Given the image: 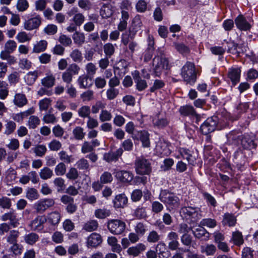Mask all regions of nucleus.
<instances>
[{
	"label": "nucleus",
	"mask_w": 258,
	"mask_h": 258,
	"mask_svg": "<svg viewBox=\"0 0 258 258\" xmlns=\"http://www.w3.org/2000/svg\"><path fill=\"white\" fill-rule=\"evenodd\" d=\"M88 79L90 80V77L87 75L80 76L78 79V83L79 87L83 89L90 87L92 86V84L88 83Z\"/></svg>",
	"instance_id": "obj_33"
},
{
	"label": "nucleus",
	"mask_w": 258,
	"mask_h": 258,
	"mask_svg": "<svg viewBox=\"0 0 258 258\" xmlns=\"http://www.w3.org/2000/svg\"><path fill=\"white\" fill-rule=\"evenodd\" d=\"M116 177L122 182L128 183L134 178L133 173L128 171L119 170L115 172Z\"/></svg>",
	"instance_id": "obj_19"
},
{
	"label": "nucleus",
	"mask_w": 258,
	"mask_h": 258,
	"mask_svg": "<svg viewBox=\"0 0 258 258\" xmlns=\"http://www.w3.org/2000/svg\"><path fill=\"white\" fill-rule=\"evenodd\" d=\"M13 102L18 107H22L27 103L28 101L25 94L17 93L14 96Z\"/></svg>",
	"instance_id": "obj_28"
},
{
	"label": "nucleus",
	"mask_w": 258,
	"mask_h": 258,
	"mask_svg": "<svg viewBox=\"0 0 258 258\" xmlns=\"http://www.w3.org/2000/svg\"><path fill=\"white\" fill-rule=\"evenodd\" d=\"M39 239L38 235L34 232L30 233L24 236L25 241L28 244L33 245Z\"/></svg>",
	"instance_id": "obj_40"
},
{
	"label": "nucleus",
	"mask_w": 258,
	"mask_h": 258,
	"mask_svg": "<svg viewBox=\"0 0 258 258\" xmlns=\"http://www.w3.org/2000/svg\"><path fill=\"white\" fill-rule=\"evenodd\" d=\"M110 214V211L106 209H98L94 212L95 217L99 219H104L109 216Z\"/></svg>",
	"instance_id": "obj_47"
},
{
	"label": "nucleus",
	"mask_w": 258,
	"mask_h": 258,
	"mask_svg": "<svg viewBox=\"0 0 258 258\" xmlns=\"http://www.w3.org/2000/svg\"><path fill=\"white\" fill-rule=\"evenodd\" d=\"M66 166L63 162H60L55 167L54 172L57 176L63 175L66 172Z\"/></svg>",
	"instance_id": "obj_58"
},
{
	"label": "nucleus",
	"mask_w": 258,
	"mask_h": 258,
	"mask_svg": "<svg viewBox=\"0 0 258 258\" xmlns=\"http://www.w3.org/2000/svg\"><path fill=\"white\" fill-rule=\"evenodd\" d=\"M180 114L183 116H190L196 115L198 117V114L194 108L191 105H185L181 106L179 109Z\"/></svg>",
	"instance_id": "obj_25"
},
{
	"label": "nucleus",
	"mask_w": 258,
	"mask_h": 258,
	"mask_svg": "<svg viewBox=\"0 0 258 258\" xmlns=\"http://www.w3.org/2000/svg\"><path fill=\"white\" fill-rule=\"evenodd\" d=\"M78 112L80 117L88 118L90 116V107L87 105L83 106L78 109Z\"/></svg>",
	"instance_id": "obj_50"
},
{
	"label": "nucleus",
	"mask_w": 258,
	"mask_h": 258,
	"mask_svg": "<svg viewBox=\"0 0 258 258\" xmlns=\"http://www.w3.org/2000/svg\"><path fill=\"white\" fill-rule=\"evenodd\" d=\"M119 94V90L114 88L109 87L106 91V96L108 100L115 99Z\"/></svg>",
	"instance_id": "obj_64"
},
{
	"label": "nucleus",
	"mask_w": 258,
	"mask_h": 258,
	"mask_svg": "<svg viewBox=\"0 0 258 258\" xmlns=\"http://www.w3.org/2000/svg\"><path fill=\"white\" fill-rule=\"evenodd\" d=\"M113 13L112 8L109 5H103L100 11V15L104 19L110 18Z\"/></svg>",
	"instance_id": "obj_29"
},
{
	"label": "nucleus",
	"mask_w": 258,
	"mask_h": 258,
	"mask_svg": "<svg viewBox=\"0 0 258 258\" xmlns=\"http://www.w3.org/2000/svg\"><path fill=\"white\" fill-rule=\"evenodd\" d=\"M70 57L76 62H80L83 59L82 53L78 49H75L71 52Z\"/></svg>",
	"instance_id": "obj_57"
},
{
	"label": "nucleus",
	"mask_w": 258,
	"mask_h": 258,
	"mask_svg": "<svg viewBox=\"0 0 258 258\" xmlns=\"http://www.w3.org/2000/svg\"><path fill=\"white\" fill-rule=\"evenodd\" d=\"M102 242L101 235L97 233H93L90 235L87 239L88 246L97 247Z\"/></svg>",
	"instance_id": "obj_21"
},
{
	"label": "nucleus",
	"mask_w": 258,
	"mask_h": 258,
	"mask_svg": "<svg viewBox=\"0 0 258 258\" xmlns=\"http://www.w3.org/2000/svg\"><path fill=\"white\" fill-rule=\"evenodd\" d=\"M68 15L70 17H73L72 21L76 25L80 26L85 21L84 16L78 12L77 8H73L68 12Z\"/></svg>",
	"instance_id": "obj_14"
},
{
	"label": "nucleus",
	"mask_w": 258,
	"mask_h": 258,
	"mask_svg": "<svg viewBox=\"0 0 258 258\" xmlns=\"http://www.w3.org/2000/svg\"><path fill=\"white\" fill-rule=\"evenodd\" d=\"M16 7L19 12H22L26 11L28 9L29 5L27 0H18Z\"/></svg>",
	"instance_id": "obj_62"
},
{
	"label": "nucleus",
	"mask_w": 258,
	"mask_h": 258,
	"mask_svg": "<svg viewBox=\"0 0 258 258\" xmlns=\"http://www.w3.org/2000/svg\"><path fill=\"white\" fill-rule=\"evenodd\" d=\"M135 8L138 12L141 13L151 10V8L148 7V4L145 0H138L136 4Z\"/></svg>",
	"instance_id": "obj_32"
},
{
	"label": "nucleus",
	"mask_w": 258,
	"mask_h": 258,
	"mask_svg": "<svg viewBox=\"0 0 258 258\" xmlns=\"http://www.w3.org/2000/svg\"><path fill=\"white\" fill-rule=\"evenodd\" d=\"M55 79L52 74L46 76L41 80V83L43 86L46 88L52 87L55 83Z\"/></svg>",
	"instance_id": "obj_35"
},
{
	"label": "nucleus",
	"mask_w": 258,
	"mask_h": 258,
	"mask_svg": "<svg viewBox=\"0 0 258 258\" xmlns=\"http://www.w3.org/2000/svg\"><path fill=\"white\" fill-rule=\"evenodd\" d=\"M12 206V201L9 198L3 196L0 198V208L10 209Z\"/></svg>",
	"instance_id": "obj_46"
},
{
	"label": "nucleus",
	"mask_w": 258,
	"mask_h": 258,
	"mask_svg": "<svg viewBox=\"0 0 258 258\" xmlns=\"http://www.w3.org/2000/svg\"><path fill=\"white\" fill-rule=\"evenodd\" d=\"M46 222L45 215H38L32 220L29 226L33 231H40L43 229L44 224Z\"/></svg>",
	"instance_id": "obj_11"
},
{
	"label": "nucleus",
	"mask_w": 258,
	"mask_h": 258,
	"mask_svg": "<svg viewBox=\"0 0 258 258\" xmlns=\"http://www.w3.org/2000/svg\"><path fill=\"white\" fill-rule=\"evenodd\" d=\"M228 52L232 53H239L240 52V46L233 41H226Z\"/></svg>",
	"instance_id": "obj_43"
},
{
	"label": "nucleus",
	"mask_w": 258,
	"mask_h": 258,
	"mask_svg": "<svg viewBox=\"0 0 258 258\" xmlns=\"http://www.w3.org/2000/svg\"><path fill=\"white\" fill-rule=\"evenodd\" d=\"M228 142L231 144H235L238 143V140L240 136L238 135V133L235 131H232L226 135Z\"/></svg>",
	"instance_id": "obj_52"
},
{
	"label": "nucleus",
	"mask_w": 258,
	"mask_h": 258,
	"mask_svg": "<svg viewBox=\"0 0 258 258\" xmlns=\"http://www.w3.org/2000/svg\"><path fill=\"white\" fill-rule=\"evenodd\" d=\"M181 75L187 84L194 85L197 80V74L194 64L187 61L181 69Z\"/></svg>",
	"instance_id": "obj_3"
},
{
	"label": "nucleus",
	"mask_w": 258,
	"mask_h": 258,
	"mask_svg": "<svg viewBox=\"0 0 258 258\" xmlns=\"http://www.w3.org/2000/svg\"><path fill=\"white\" fill-rule=\"evenodd\" d=\"M85 69L86 71V75L90 77V80H92L97 70L96 65L92 62H89L86 64Z\"/></svg>",
	"instance_id": "obj_31"
},
{
	"label": "nucleus",
	"mask_w": 258,
	"mask_h": 258,
	"mask_svg": "<svg viewBox=\"0 0 258 258\" xmlns=\"http://www.w3.org/2000/svg\"><path fill=\"white\" fill-rule=\"evenodd\" d=\"M103 50L106 56L111 57L115 52L114 45L111 43H107L104 45Z\"/></svg>",
	"instance_id": "obj_45"
},
{
	"label": "nucleus",
	"mask_w": 258,
	"mask_h": 258,
	"mask_svg": "<svg viewBox=\"0 0 258 258\" xmlns=\"http://www.w3.org/2000/svg\"><path fill=\"white\" fill-rule=\"evenodd\" d=\"M146 246L143 243H139L136 246L129 247L127 250V253L128 255L136 257L140 253L145 250Z\"/></svg>",
	"instance_id": "obj_23"
},
{
	"label": "nucleus",
	"mask_w": 258,
	"mask_h": 258,
	"mask_svg": "<svg viewBox=\"0 0 258 258\" xmlns=\"http://www.w3.org/2000/svg\"><path fill=\"white\" fill-rule=\"evenodd\" d=\"M135 165L136 172L138 174L149 175L152 171L150 161L145 158H138Z\"/></svg>",
	"instance_id": "obj_4"
},
{
	"label": "nucleus",
	"mask_w": 258,
	"mask_h": 258,
	"mask_svg": "<svg viewBox=\"0 0 258 258\" xmlns=\"http://www.w3.org/2000/svg\"><path fill=\"white\" fill-rule=\"evenodd\" d=\"M112 118L111 113L107 110L102 109L99 114V120L101 122L110 121Z\"/></svg>",
	"instance_id": "obj_61"
},
{
	"label": "nucleus",
	"mask_w": 258,
	"mask_h": 258,
	"mask_svg": "<svg viewBox=\"0 0 258 258\" xmlns=\"http://www.w3.org/2000/svg\"><path fill=\"white\" fill-rule=\"evenodd\" d=\"M113 202L115 208H123L127 204V198L124 194H119L116 196Z\"/></svg>",
	"instance_id": "obj_26"
},
{
	"label": "nucleus",
	"mask_w": 258,
	"mask_h": 258,
	"mask_svg": "<svg viewBox=\"0 0 258 258\" xmlns=\"http://www.w3.org/2000/svg\"><path fill=\"white\" fill-rule=\"evenodd\" d=\"M73 134L75 139L79 140H83L85 135L83 128L81 126L76 127L73 131Z\"/></svg>",
	"instance_id": "obj_53"
},
{
	"label": "nucleus",
	"mask_w": 258,
	"mask_h": 258,
	"mask_svg": "<svg viewBox=\"0 0 258 258\" xmlns=\"http://www.w3.org/2000/svg\"><path fill=\"white\" fill-rule=\"evenodd\" d=\"M160 236L158 233L156 231L152 230L149 232L147 240L149 243H156L160 240Z\"/></svg>",
	"instance_id": "obj_56"
},
{
	"label": "nucleus",
	"mask_w": 258,
	"mask_h": 258,
	"mask_svg": "<svg viewBox=\"0 0 258 258\" xmlns=\"http://www.w3.org/2000/svg\"><path fill=\"white\" fill-rule=\"evenodd\" d=\"M6 129L4 134L10 135L12 134L16 128V124L13 121H9L5 125Z\"/></svg>",
	"instance_id": "obj_63"
},
{
	"label": "nucleus",
	"mask_w": 258,
	"mask_h": 258,
	"mask_svg": "<svg viewBox=\"0 0 258 258\" xmlns=\"http://www.w3.org/2000/svg\"><path fill=\"white\" fill-rule=\"evenodd\" d=\"M3 221H9V225L12 227L16 228L20 225V219L18 218V213L15 210H11L5 213L1 216Z\"/></svg>",
	"instance_id": "obj_8"
},
{
	"label": "nucleus",
	"mask_w": 258,
	"mask_h": 258,
	"mask_svg": "<svg viewBox=\"0 0 258 258\" xmlns=\"http://www.w3.org/2000/svg\"><path fill=\"white\" fill-rule=\"evenodd\" d=\"M167 239L169 240L168 244V248L171 250H176L179 245V243L178 241V235L175 232H169L167 236Z\"/></svg>",
	"instance_id": "obj_16"
},
{
	"label": "nucleus",
	"mask_w": 258,
	"mask_h": 258,
	"mask_svg": "<svg viewBox=\"0 0 258 258\" xmlns=\"http://www.w3.org/2000/svg\"><path fill=\"white\" fill-rule=\"evenodd\" d=\"M36 156L43 157L47 151V148L44 145H37L31 149Z\"/></svg>",
	"instance_id": "obj_37"
},
{
	"label": "nucleus",
	"mask_w": 258,
	"mask_h": 258,
	"mask_svg": "<svg viewBox=\"0 0 258 258\" xmlns=\"http://www.w3.org/2000/svg\"><path fill=\"white\" fill-rule=\"evenodd\" d=\"M201 251L205 253L206 255H213L216 251V247L212 244H207L206 245L201 246Z\"/></svg>",
	"instance_id": "obj_30"
},
{
	"label": "nucleus",
	"mask_w": 258,
	"mask_h": 258,
	"mask_svg": "<svg viewBox=\"0 0 258 258\" xmlns=\"http://www.w3.org/2000/svg\"><path fill=\"white\" fill-rule=\"evenodd\" d=\"M61 215L57 211L52 212L46 216V222L52 226L57 225L59 223Z\"/></svg>",
	"instance_id": "obj_22"
},
{
	"label": "nucleus",
	"mask_w": 258,
	"mask_h": 258,
	"mask_svg": "<svg viewBox=\"0 0 258 258\" xmlns=\"http://www.w3.org/2000/svg\"><path fill=\"white\" fill-rule=\"evenodd\" d=\"M53 175V171L47 167H44L41 169L39 172L40 178L44 180L50 178Z\"/></svg>",
	"instance_id": "obj_41"
},
{
	"label": "nucleus",
	"mask_w": 258,
	"mask_h": 258,
	"mask_svg": "<svg viewBox=\"0 0 258 258\" xmlns=\"http://www.w3.org/2000/svg\"><path fill=\"white\" fill-rule=\"evenodd\" d=\"M26 197L31 201L38 199L39 194L37 190L34 188H29L26 192Z\"/></svg>",
	"instance_id": "obj_55"
},
{
	"label": "nucleus",
	"mask_w": 258,
	"mask_h": 258,
	"mask_svg": "<svg viewBox=\"0 0 258 258\" xmlns=\"http://www.w3.org/2000/svg\"><path fill=\"white\" fill-rule=\"evenodd\" d=\"M143 26L141 17L139 15L136 16L132 21V29L130 30V32L135 35L136 33L141 29Z\"/></svg>",
	"instance_id": "obj_27"
},
{
	"label": "nucleus",
	"mask_w": 258,
	"mask_h": 258,
	"mask_svg": "<svg viewBox=\"0 0 258 258\" xmlns=\"http://www.w3.org/2000/svg\"><path fill=\"white\" fill-rule=\"evenodd\" d=\"M237 28L241 31H247L251 27V24L242 15H239L235 19Z\"/></svg>",
	"instance_id": "obj_15"
},
{
	"label": "nucleus",
	"mask_w": 258,
	"mask_h": 258,
	"mask_svg": "<svg viewBox=\"0 0 258 258\" xmlns=\"http://www.w3.org/2000/svg\"><path fill=\"white\" fill-rule=\"evenodd\" d=\"M223 124L217 116H213L208 118L201 125V130L204 135L214 132L216 130H220Z\"/></svg>",
	"instance_id": "obj_2"
},
{
	"label": "nucleus",
	"mask_w": 258,
	"mask_h": 258,
	"mask_svg": "<svg viewBox=\"0 0 258 258\" xmlns=\"http://www.w3.org/2000/svg\"><path fill=\"white\" fill-rule=\"evenodd\" d=\"M19 236V232L18 230H11L9 235L7 237V241L10 244L16 243L17 242V238Z\"/></svg>",
	"instance_id": "obj_51"
},
{
	"label": "nucleus",
	"mask_w": 258,
	"mask_h": 258,
	"mask_svg": "<svg viewBox=\"0 0 258 258\" xmlns=\"http://www.w3.org/2000/svg\"><path fill=\"white\" fill-rule=\"evenodd\" d=\"M72 38L74 43L79 46H81L85 41L84 34L78 31H76L73 34Z\"/></svg>",
	"instance_id": "obj_34"
},
{
	"label": "nucleus",
	"mask_w": 258,
	"mask_h": 258,
	"mask_svg": "<svg viewBox=\"0 0 258 258\" xmlns=\"http://www.w3.org/2000/svg\"><path fill=\"white\" fill-rule=\"evenodd\" d=\"M113 180L112 174L107 171L104 172L100 177V181L101 183L107 184L111 182Z\"/></svg>",
	"instance_id": "obj_60"
},
{
	"label": "nucleus",
	"mask_w": 258,
	"mask_h": 258,
	"mask_svg": "<svg viewBox=\"0 0 258 258\" xmlns=\"http://www.w3.org/2000/svg\"><path fill=\"white\" fill-rule=\"evenodd\" d=\"M54 203V201L52 199H44L38 201L34 205V208L38 213L41 214L52 207Z\"/></svg>",
	"instance_id": "obj_9"
},
{
	"label": "nucleus",
	"mask_w": 258,
	"mask_h": 258,
	"mask_svg": "<svg viewBox=\"0 0 258 258\" xmlns=\"http://www.w3.org/2000/svg\"><path fill=\"white\" fill-rule=\"evenodd\" d=\"M40 123V120L37 116L32 115L29 117L28 125L30 128H35Z\"/></svg>",
	"instance_id": "obj_59"
},
{
	"label": "nucleus",
	"mask_w": 258,
	"mask_h": 258,
	"mask_svg": "<svg viewBox=\"0 0 258 258\" xmlns=\"http://www.w3.org/2000/svg\"><path fill=\"white\" fill-rule=\"evenodd\" d=\"M38 77L37 71L30 72L25 77L24 79L27 84L31 85L34 83Z\"/></svg>",
	"instance_id": "obj_42"
},
{
	"label": "nucleus",
	"mask_w": 258,
	"mask_h": 258,
	"mask_svg": "<svg viewBox=\"0 0 258 258\" xmlns=\"http://www.w3.org/2000/svg\"><path fill=\"white\" fill-rule=\"evenodd\" d=\"M125 224L119 220H110L108 222L107 227L109 231L113 234H121L125 230Z\"/></svg>",
	"instance_id": "obj_6"
},
{
	"label": "nucleus",
	"mask_w": 258,
	"mask_h": 258,
	"mask_svg": "<svg viewBox=\"0 0 258 258\" xmlns=\"http://www.w3.org/2000/svg\"><path fill=\"white\" fill-rule=\"evenodd\" d=\"M231 240L233 241L235 245H241L243 243L242 233L238 231L233 232Z\"/></svg>",
	"instance_id": "obj_38"
},
{
	"label": "nucleus",
	"mask_w": 258,
	"mask_h": 258,
	"mask_svg": "<svg viewBox=\"0 0 258 258\" xmlns=\"http://www.w3.org/2000/svg\"><path fill=\"white\" fill-rule=\"evenodd\" d=\"M153 123L155 126L158 128H163L167 126L168 121L166 118L155 117L153 119Z\"/></svg>",
	"instance_id": "obj_44"
},
{
	"label": "nucleus",
	"mask_w": 258,
	"mask_h": 258,
	"mask_svg": "<svg viewBox=\"0 0 258 258\" xmlns=\"http://www.w3.org/2000/svg\"><path fill=\"white\" fill-rule=\"evenodd\" d=\"M122 153L123 150L120 148L115 152L105 153L103 155V159L108 162L115 161L122 155Z\"/></svg>",
	"instance_id": "obj_20"
},
{
	"label": "nucleus",
	"mask_w": 258,
	"mask_h": 258,
	"mask_svg": "<svg viewBox=\"0 0 258 258\" xmlns=\"http://www.w3.org/2000/svg\"><path fill=\"white\" fill-rule=\"evenodd\" d=\"M159 199L163 203L170 211L176 210L180 206L179 198L173 192L167 190L162 189L159 196Z\"/></svg>",
	"instance_id": "obj_1"
},
{
	"label": "nucleus",
	"mask_w": 258,
	"mask_h": 258,
	"mask_svg": "<svg viewBox=\"0 0 258 258\" xmlns=\"http://www.w3.org/2000/svg\"><path fill=\"white\" fill-rule=\"evenodd\" d=\"M98 227V222L95 220H91L87 222L84 224L83 229L86 231L92 232L97 230Z\"/></svg>",
	"instance_id": "obj_36"
},
{
	"label": "nucleus",
	"mask_w": 258,
	"mask_h": 258,
	"mask_svg": "<svg viewBox=\"0 0 258 258\" xmlns=\"http://www.w3.org/2000/svg\"><path fill=\"white\" fill-rule=\"evenodd\" d=\"M42 22V18L39 15L25 20L23 24L24 29L27 31H31L37 29L40 26Z\"/></svg>",
	"instance_id": "obj_10"
},
{
	"label": "nucleus",
	"mask_w": 258,
	"mask_h": 258,
	"mask_svg": "<svg viewBox=\"0 0 258 258\" xmlns=\"http://www.w3.org/2000/svg\"><path fill=\"white\" fill-rule=\"evenodd\" d=\"M58 156L60 160L64 163H71L73 162L74 158L72 155H69L64 151H61L58 153Z\"/></svg>",
	"instance_id": "obj_48"
},
{
	"label": "nucleus",
	"mask_w": 258,
	"mask_h": 258,
	"mask_svg": "<svg viewBox=\"0 0 258 258\" xmlns=\"http://www.w3.org/2000/svg\"><path fill=\"white\" fill-rule=\"evenodd\" d=\"M134 140H140L144 147H149L150 145L149 134L145 130L136 132L133 135Z\"/></svg>",
	"instance_id": "obj_13"
},
{
	"label": "nucleus",
	"mask_w": 258,
	"mask_h": 258,
	"mask_svg": "<svg viewBox=\"0 0 258 258\" xmlns=\"http://www.w3.org/2000/svg\"><path fill=\"white\" fill-rule=\"evenodd\" d=\"M240 74L241 70L239 68H232L229 69L228 76L234 86L240 81Z\"/></svg>",
	"instance_id": "obj_18"
},
{
	"label": "nucleus",
	"mask_w": 258,
	"mask_h": 258,
	"mask_svg": "<svg viewBox=\"0 0 258 258\" xmlns=\"http://www.w3.org/2000/svg\"><path fill=\"white\" fill-rule=\"evenodd\" d=\"M194 236L199 239L207 241L210 237V233L202 226H199L196 228L192 229Z\"/></svg>",
	"instance_id": "obj_17"
},
{
	"label": "nucleus",
	"mask_w": 258,
	"mask_h": 258,
	"mask_svg": "<svg viewBox=\"0 0 258 258\" xmlns=\"http://www.w3.org/2000/svg\"><path fill=\"white\" fill-rule=\"evenodd\" d=\"M47 42L42 40L34 45L33 51L35 53H40L45 51L47 48Z\"/></svg>",
	"instance_id": "obj_39"
},
{
	"label": "nucleus",
	"mask_w": 258,
	"mask_h": 258,
	"mask_svg": "<svg viewBox=\"0 0 258 258\" xmlns=\"http://www.w3.org/2000/svg\"><path fill=\"white\" fill-rule=\"evenodd\" d=\"M153 64L155 65L154 73L156 76H160L164 70L169 68V61L165 57H155L153 59Z\"/></svg>",
	"instance_id": "obj_7"
},
{
	"label": "nucleus",
	"mask_w": 258,
	"mask_h": 258,
	"mask_svg": "<svg viewBox=\"0 0 258 258\" xmlns=\"http://www.w3.org/2000/svg\"><path fill=\"white\" fill-rule=\"evenodd\" d=\"M221 223L224 226H228L229 227L234 226L236 223V217L233 214L226 213L223 215V219Z\"/></svg>",
	"instance_id": "obj_24"
},
{
	"label": "nucleus",
	"mask_w": 258,
	"mask_h": 258,
	"mask_svg": "<svg viewBox=\"0 0 258 258\" xmlns=\"http://www.w3.org/2000/svg\"><path fill=\"white\" fill-rule=\"evenodd\" d=\"M200 225L202 226H206L210 228H213L217 225L215 219L212 218H205L200 222Z\"/></svg>",
	"instance_id": "obj_49"
},
{
	"label": "nucleus",
	"mask_w": 258,
	"mask_h": 258,
	"mask_svg": "<svg viewBox=\"0 0 258 258\" xmlns=\"http://www.w3.org/2000/svg\"><path fill=\"white\" fill-rule=\"evenodd\" d=\"M242 147L247 150L255 149L256 144L254 142V137L248 134L242 135L239 139Z\"/></svg>",
	"instance_id": "obj_12"
},
{
	"label": "nucleus",
	"mask_w": 258,
	"mask_h": 258,
	"mask_svg": "<svg viewBox=\"0 0 258 258\" xmlns=\"http://www.w3.org/2000/svg\"><path fill=\"white\" fill-rule=\"evenodd\" d=\"M182 158L186 159L189 164H193L195 162V158L192 156L188 150L182 149L180 151Z\"/></svg>",
	"instance_id": "obj_54"
},
{
	"label": "nucleus",
	"mask_w": 258,
	"mask_h": 258,
	"mask_svg": "<svg viewBox=\"0 0 258 258\" xmlns=\"http://www.w3.org/2000/svg\"><path fill=\"white\" fill-rule=\"evenodd\" d=\"M180 214L193 222L197 221L202 217L200 209L196 207H183L180 209Z\"/></svg>",
	"instance_id": "obj_5"
}]
</instances>
